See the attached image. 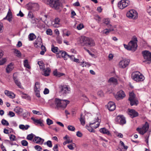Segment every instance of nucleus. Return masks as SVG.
Here are the masks:
<instances>
[{"mask_svg": "<svg viewBox=\"0 0 151 151\" xmlns=\"http://www.w3.org/2000/svg\"><path fill=\"white\" fill-rule=\"evenodd\" d=\"M48 103L50 107L56 109L60 110H64L69 104V101L67 100L56 98L54 100L49 101Z\"/></svg>", "mask_w": 151, "mask_h": 151, "instance_id": "obj_1", "label": "nucleus"}, {"mask_svg": "<svg viewBox=\"0 0 151 151\" xmlns=\"http://www.w3.org/2000/svg\"><path fill=\"white\" fill-rule=\"evenodd\" d=\"M80 42L82 45H85L88 47L94 46V41L91 38L83 36L81 37L80 39Z\"/></svg>", "mask_w": 151, "mask_h": 151, "instance_id": "obj_2", "label": "nucleus"}, {"mask_svg": "<svg viewBox=\"0 0 151 151\" xmlns=\"http://www.w3.org/2000/svg\"><path fill=\"white\" fill-rule=\"evenodd\" d=\"M100 120L97 117L95 121L94 122L90 123V126L87 125L86 126V128L90 132H94V130L92 127L95 129H96L99 127L100 125Z\"/></svg>", "mask_w": 151, "mask_h": 151, "instance_id": "obj_3", "label": "nucleus"}, {"mask_svg": "<svg viewBox=\"0 0 151 151\" xmlns=\"http://www.w3.org/2000/svg\"><path fill=\"white\" fill-rule=\"evenodd\" d=\"M132 78L137 82L143 81L145 79L144 76L139 72L133 73L132 74Z\"/></svg>", "mask_w": 151, "mask_h": 151, "instance_id": "obj_4", "label": "nucleus"}, {"mask_svg": "<svg viewBox=\"0 0 151 151\" xmlns=\"http://www.w3.org/2000/svg\"><path fill=\"white\" fill-rule=\"evenodd\" d=\"M61 1V0H47V3L48 4H50L52 7L57 9L60 6Z\"/></svg>", "mask_w": 151, "mask_h": 151, "instance_id": "obj_5", "label": "nucleus"}, {"mask_svg": "<svg viewBox=\"0 0 151 151\" xmlns=\"http://www.w3.org/2000/svg\"><path fill=\"white\" fill-rule=\"evenodd\" d=\"M142 54L145 60L144 62H147V63H151V52L149 51L144 50L142 51Z\"/></svg>", "mask_w": 151, "mask_h": 151, "instance_id": "obj_6", "label": "nucleus"}, {"mask_svg": "<svg viewBox=\"0 0 151 151\" xmlns=\"http://www.w3.org/2000/svg\"><path fill=\"white\" fill-rule=\"evenodd\" d=\"M149 127V124L146 122L142 128H137L136 130L140 134L143 135L147 131Z\"/></svg>", "mask_w": 151, "mask_h": 151, "instance_id": "obj_7", "label": "nucleus"}, {"mask_svg": "<svg viewBox=\"0 0 151 151\" xmlns=\"http://www.w3.org/2000/svg\"><path fill=\"white\" fill-rule=\"evenodd\" d=\"M60 92L63 95L69 93L70 92V88L68 86L66 85H61L59 87Z\"/></svg>", "mask_w": 151, "mask_h": 151, "instance_id": "obj_8", "label": "nucleus"}, {"mask_svg": "<svg viewBox=\"0 0 151 151\" xmlns=\"http://www.w3.org/2000/svg\"><path fill=\"white\" fill-rule=\"evenodd\" d=\"M34 137L33 142H44V139L39 137L35 136L32 133L28 135L27 137V139L31 141Z\"/></svg>", "mask_w": 151, "mask_h": 151, "instance_id": "obj_9", "label": "nucleus"}, {"mask_svg": "<svg viewBox=\"0 0 151 151\" xmlns=\"http://www.w3.org/2000/svg\"><path fill=\"white\" fill-rule=\"evenodd\" d=\"M130 3L128 0H121L118 3V6L121 9H123L129 6Z\"/></svg>", "mask_w": 151, "mask_h": 151, "instance_id": "obj_10", "label": "nucleus"}, {"mask_svg": "<svg viewBox=\"0 0 151 151\" xmlns=\"http://www.w3.org/2000/svg\"><path fill=\"white\" fill-rule=\"evenodd\" d=\"M127 16L130 18L136 19L138 17L137 12L134 9L130 10L127 13Z\"/></svg>", "mask_w": 151, "mask_h": 151, "instance_id": "obj_11", "label": "nucleus"}, {"mask_svg": "<svg viewBox=\"0 0 151 151\" xmlns=\"http://www.w3.org/2000/svg\"><path fill=\"white\" fill-rule=\"evenodd\" d=\"M137 38H135L134 41H131L128 44L129 46V48L130 50L134 51L136 50L137 45Z\"/></svg>", "mask_w": 151, "mask_h": 151, "instance_id": "obj_12", "label": "nucleus"}, {"mask_svg": "<svg viewBox=\"0 0 151 151\" xmlns=\"http://www.w3.org/2000/svg\"><path fill=\"white\" fill-rule=\"evenodd\" d=\"M115 121L121 125H123L126 123L125 117L122 115L117 116L116 118Z\"/></svg>", "mask_w": 151, "mask_h": 151, "instance_id": "obj_13", "label": "nucleus"}, {"mask_svg": "<svg viewBox=\"0 0 151 151\" xmlns=\"http://www.w3.org/2000/svg\"><path fill=\"white\" fill-rule=\"evenodd\" d=\"M130 62L129 59H124L121 60L119 63V65L120 68H124L127 66Z\"/></svg>", "mask_w": 151, "mask_h": 151, "instance_id": "obj_14", "label": "nucleus"}, {"mask_svg": "<svg viewBox=\"0 0 151 151\" xmlns=\"http://www.w3.org/2000/svg\"><path fill=\"white\" fill-rule=\"evenodd\" d=\"M125 96V95L124 92L122 90H120L117 93L115 98L117 100H119L122 99Z\"/></svg>", "mask_w": 151, "mask_h": 151, "instance_id": "obj_15", "label": "nucleus"}, {"mask_svg": "<svg viewBox=\"0 0 151 151\" xmlns=\"http://www.w3.org/2000/svg\"><path fill=\"white\" fill-rule=\"evenodd\" d=\"M116 106L115 104L113 102H109L107 104V108L108 109L111 111L114 110Z\"/></svg>", "mask_w": 151, "mask_h": 151, "instance_id": "obj_16", "label": "nucleus"}, {"mask_svg": "<svg viewBox=\"0 0 151 151\" xmlns=\"http://www.w3.org/2000/svg\"><path fill=\"white\" fill-rule=\"evenodd\" d=\"M34 46L36 47H40L42 44V39L40 37H38L34 43Z\"/></svg>", "mask_w": 151, "mask_h": 151, "instance_id": "obj_17", "label": "nucleus"}, {"mask_svg": "<svg viewBox=\"0 0 151 151\" xmlns=\"http://www.w3.org/2000/svg\"><path fill=\"white\" fill-rule=\"evenodd\" d=\"M12 12L9 9L7 15L3 19H7L9 22H11L12 21Z\"/></svg>", "mask_w": 151, "mask_h": 151, "instance_id": "obj_18", "label": "nucleus"}, {"mask_svg": "<svg viewBox=\"0 0 151 151\" xmlns=\"http://www.w3.org/2000/svg\"><path fill=\"white\" fill-rule=\"evenodd\" d=\"M128 114L132 118L137 116L138 115V113L134 110H129L128 111Z\"/></svg>", "mask_w": 151, "mask_h": 151, "instance_id": "obj_19", "label": "nucleus"}, {"mask_svg": "<svg viewBox=\"0 0 151 151\" xmlns=\"http://www.w3.org/2000/svg\"><path fill=\"white\" fill-rule=\"evenodd\" d=\"M4 93L10 98L14 99L15 96V94L13 92L7 90L4 91Z\"/></svg>", "mask_w": 151, "mask_h": 151, "instance_id": "obj_20", "label": "nucleus"}, {"mask_svg": "<svg viewBox=\"0 0 151 151\" xmlns=\"http://www.w3.org/2000/svg\"><path fill=\"white\" fill-rule=\"evenodd\" d=\"M31 119L34 122V123L35 124H40L42 127L44 126V124L43 123V121L41 119H35L33 117H32Z\"/></svg>", "mask_w": 151, "mask_h": 151, "instance_id": "obj_21", "label": "nucleus"}, {"mask_svg": "<svg viewBox=\"0 0 151 151\" xmlns=\"http://www.w3.org/2000/svg\"><path fill=\"white\" fill-rule=\"evenodd\" d=\"M60 19L58 18H56L54 22V23L52 24V26L55 27H58L60 26Z\"/></svg>", "mask_w": 151, "mask_h": 151, "instance_id": "obj_22", "label": "nucleus"}, {"mask_svg": "<svg viewBox=\"0 0 151 151\" xmlns=\"http://www.w3.org/2000/svg\"><path fill=\"white\" fill-rule=\"evenodd\" d=\"M42 70H43L42 74L43 75L47 76L49 75L50 71V69L49 68H47L46 69L44 68Z\"/></svg>", "mask_w": 151, "mask_h": 151, "instance_id": "obj_23", "label": "nucleus"}, {"mask_svg": "<svg viewBox=\"0 0 151 151\" xmlns=\"http://www.w3.org/2000/svg\"><path fill=\"white\" fill-rule=\"evenodd\" d=\"M14 111L18 114H19L22 113L23 109L22 108L17 106L14 109Z\"/></svg>", "mask_w": 151, "mask_h": 151, "instance_id": "obj_24", "label": "nucleus"}, {"mask_svg": "<svg viewBox=\"0 0 151 151\" xmlns=\"http://www.w3.org/2000/svg\"><path fill=\"white\" fill-rule=\"evenodd\" d=\"M51 50L53 52L56 54H60L59 51H60L57 47H55L53 45H52L51 46Z\"/></svg>", "mask_w": 151, "mask_h": 151, "instance_id": "obj_25", "label": "nucleus"}, {"mask_svg": "<svg viewBox=\"0 0 151 151\" xmlns=\"http://www.w3.org/2000/svg\"><path fill=\"white\" fill-rule=\"evenodd\" d=\"M53 74L54 76L58 77H60L65 75L64 73H61L59 72L56 69L53 72Z\"/></svg>", "mask_w": 151, "mask_h": 151, "instance_id": "obj_26", "label": "nucleus"}, {"mask_svg": "<svg viewBox=\"0 0 151 151\" xmlns=\"http://www.w3.org/2000/svg\"><path fill=\"white\" fill-rule=\"evenodd\" d=\"M108 82L109 83L116 84L117 83V80L116 78L114 77H112L108 80Z\"/></svg>", "mask_w": 151, "mask_h": 151, "instance_id": "obj_27", "label": "nucleus"}, {"mask_svg": "<svg viewBox=\"0 0 151 151\" xmlns=\"http://www.w3.org/2000/svg\"><path fill=\"white\" fill-rule=\"evenodd\" d=\"M59 52L61 54L62 57L64 58V60H67L69 55L66 52L63 50L59 51Z\"/></svg>", "mask_w": 151, "mask_h": 151, "instance_id": "obj_28", "label": "nucleus"}, {"mask_svg": "<svg viewBox=\"0 0 151 151\" xmlns=\"http://www.w3.org/2000/svg\"><path fill=\"white\" fill-rule=\"evenodd\" d=\"M99 131L101 133L103 134H106L108 135L110 134L109 132L105 128H103L100 129L99 130Z\"/></svg>", "mask_w": 151, "mask_h": 151, "instance_id": "obj_29", "label": "nucleus"}, {"mask_svg": "<svg viewBox=\"0 0 151 151\" xmlns=\"http://www.w3.org/2000/svg\"><path fill=\"white\" fill-rule=\"evenodd\" d=\"M13 68V65L12 63H10V64L8 65L6 68V70L7 73H9L10 71H12Z\"/></svg>", "mask_w": 151, "mask_h": 151, "instance_id": "obj_30", "label": "nucleus"}, {"mask_svg": "<svg viewBox=\"0 0 151 151\" xmlns=\"http://www.w3.org/2000/svg\"><path fill=\"white\" fill-rule=\"evenodd\" d=\"M129 101L130 102V105L132 106L133 105L137 106L138 104V101L137 99H132Z\"/></svg>", "mask_w": 151, "mask_h": 151, "instance_id": "obj_31", "label": "nucleus"}, {"mask_svg": "<svg viewBox=\"0 0 151 151\" xmlns=\"http://www.w3.org/2000/svg\"><path fill=\"white\" fill-rule=\"evenodd\" d=\"M29 127V126L28 125L25 126L23 124H20L19 126V129L22 130H27Z\"/></svg>", "mask_w": 151, "mask_h": 151, "instance_id": "obj_32", "label": "nucleus"}, {"mask_svg": "<svg viewBox=\"0 0 151 151\" xmlns=\"http://www.w3.org/2000/svg\"><path fill=\"white\" fill-rule=\"evenodd\" d=\"M32 6L33 11H35L38 9L39 6L37 3H32Z\"/></svg>", "mask_w": 151, "mask_h": 151, "instance_id": "obj_33", "label": "nucleus"}, {"mask_svg": "<svg viewBox=\"0 0 151 151\" xmlns=\"http://www.w3.org/2000/svg\"><path fill=\"white\" fill-rule=\"evenodd\" d=\"M24 66L28 69H30L31 67L28 64V60L27 59L25 60L24 61Z\"/></svg>", "mask_w": 151, "mask_h": 151, "instance_id": "obj_34", "label": "nucleus"}, {"mask_svg": "<svg viewBox=\"0 0 151 151\" xmlns=\"http://www.w3.org/2000/svg\"><path fill=\"white\" fill-rule=\"evenodd\" d=\"M109 28V29H104L103 31L104 33L107 35L110 32L114 30L112 27H110Z\"/></svg>", "mask_w": 151, "mask_h": 151, "instance_id": "obj_35", "label": "nucleus"}, {"mask_svg": "<svg viewBox=\"0 0 151 151\" xmlns=\"http://www.w3.org/2000/svg\"><path fill=\"white\" fill-rule=\"evenodd\" d=\"M32 3H29L28 4L26 5V8L28 10H30L33 11V9L32 8Z\"/></svg>", "mask_w": 151, "mask_h": 151, "instance_id": "obj_36", "label": "nucleus"}, {"mask_svg": "<svg viewBox=\"0 0 151 151\" xmlns=\"http://www.w3.org/2000/svg\"><path fill=\"white\" fill-rule=\"evenodd\" d=\"M37 63L40 66V69L41 70H43L44 68V64L43 62L41 61H38Z\"/></svg>", "mask_w": 151, "mask_h": 151, "instance_id": "obj_37", "label": "nucleus"}, {"mask_svg": "<svg viewBox=\"0 0 151 151\" xmlns=\"http://www.w3.org/2000/svg\"><path fill=\"white\" fill-rule=\"evenodd\" d=\"M129 100H132L136 99L135 98V94L133 92H131L129 93Z\"/></svg>", "mask_w": 151, "mask_h": 151, "instance_id": "obj_38", "label": "nucleus"}, {"mask_svg": "<svg viewBox=\"0 0 151 151\" xmlns=\"http://www.w3.org/2000/svg\"><path fill=\"white\" fill-rule=\"evenodd\" d=\"M40 90V83L38 82H36L35 84L34 90Z\"/></svg>", "mask_w": 151, "mask_h": 151, "instance_id": "obj_39", "label": "nucleus"}, {"mask_svg": "<svg viewBox=\"0 0 151 151\" xmlns=\"http://www.w3.org/2000/svg\"><path fill=\"white\" fill-rule=\"evenodd\" d=\"M29 40L32 41L35 39L36 38L35 35L33 33H31L29 35Z\"/></svg>", "mask_w": 151, "mask_h": 151, "instance_id": "obj_40", "label": "nucleus"}, {"mask_svg": "<svg viewBox=\"0 0 151 151\" xmlns=\"http://www.w3.org/2000/svg\"><path fill=\"white\" fill-rule=\"evenodd\" d=\"M14 52L17 54L16 56L18 57H21V53L19 51L16 49H14Z\"/></svg>", "mask_w": 151, "mask_h": 151, "instance_id": "obj_41", "label": "nucleus"}, {"mask_svg": "<svg viewBox=\"0 0 151 151\" xmlns=\"http://www.w3.org/2000/svg\"><path fill=\"white\" fill-rule=\"evenodd\" d=\"M81 124L83 125H84L85 124V120L83 116H82V115L81 114L80 119Z\"/></svg>", "mask_w": 151, "mask_h": 151, "instance_id": "obj_42", "label": "nucleus"}, {"mask_svg": "<svg viewBox=\"0 0 151 151\" xmlns=\"http://www.w3.org/2000/svg\"><path fill=\"white\" fill-rule=\"evenodd\" d=\"M65 141V142H72V140L70 137L68 135H66L63 137Z\"/></svg>", "mask_w": 151, "mask_h": 151, "instance_id": "obj_43", "label": "nucleus"}, {"mask_svg": "<svg viewBox=\"0 0 151 151\" xmlns=\"http://www.w3.org/2000/svg\"><path fill=\"white\" fill-rule=\"evenodd\" d=\"M104 23L106 24L109 28H110L111 27V25L110 24V21L108 19H105Z\"/></svg>", "mask_w": 151, "mask_h": 151, "instance_id": "obj_44", "label": "nucleus"}, {"mask_svg": "<svg viewBox=\"0 0 151 151\" xmlns=\"http://www.w3.org/2000/svg\"><path fill=\"white\" fill-rule=\"evenodd\" d=\"M1 124L4 126H8L9 123L5 119H2L1 121Z\"/></svg>", "mask_w": 151, "mask_h": 151, "instance_id": "obj_45", "label": "nucleus"}, {"mask_svg": "<svg viewBox=\"0 0 151 151\" xmlns=\"http://www.w3.org/2000/svg\"><path fill=\"white\" fill-rule=\"evenodd\" d=\"M68 129L71 131H74L75 130V127L72 125H68L67 127Z\"/></svg>", "mask_w": 151, "mask_h": 151, "instance_id": "obj_46", "label": "nucleus"}, {"mask_svg": "<svg viewBox=\"0 0 151 151\" xmlns=\"http://www.w3.org/2000/svg\"><path fill=\"white\" fill-rule=\"evenodd\" d=\"M40 90H34L36 96L40 98Z\"/></svg>", "mask_w": 151, "mask_h": 151, "instance_id": "obj_47", "label": "nucleus"}, {"mask_svg": "<svg viewBox=\"0 0 151 151\" xmlns=\"http://www.w3.org/2000/svg\"><path fill=\"white\" fill-rule=\"evenodd\" d=\"M23 95L22 96L23 98L27 99L28 100H30V97L28 95L25 94H23Z\"/></svg>", "mask_w": 151, "mask_h": 151, "instance_id": "obj_48", "label": "nucleus"}, {"mask_svg": "<svg viewBox=\"0 0 151 151\" xmlns=\"http://www.w3.org/2000/svg\"><path fill=\"white\" fill-rule=\"evenodd\" d=\"M16 85L19 88H22V86L21 85V83L20 82L17 80H15V81L14 82Z\"/></svg>", "mask_w": 151, "mask_h": 151, "instance_id": "obj_49", "label": "nucleus"}, {"mask_svg": "<svg viewBox=\"0 0 151 151\" xmlns=\"http://www.w3.org/2000/svg\"><path fill=\"white\" fill-rule=\"evenodd\" d=\"M35 149L38 151H40L42 149V147L38 145H37L34 147Z\"/></svg>", "mask_w": 151, "mask_h": 151, "instance_id": "obj_50", "label": "nucleus"}, {"mask_svg": "<svg viewBox=\"0 0 151 151\" xmlns=\"http://www.w3.org/2000/svg\"><path fill=\"white\" fill-rule=\"evenodd\" d=\"M47 123L48 125H50L53 123V122L50 119L48 118L46 120Z\"/></svg>", "mask_w": 151, "mask_h": 151, "instance_id": "obj_51", "label": "nucleus"}, {"mask_svg": "<svg viewBox=\"0 0 151 151\" xmlns=\"http://www.w3.org/2000/svg\"><path fill=\"white\" fill-rule=\"evenodd\" d=\"M121 146H123L124 147V148L126 150L127 149L128 147L127 146H126L124 145V142H121V143L119 144Z\"/></svg>", "mask_w": 151, "mask_h": 151, "instance_id": "obj_52", "label": "nucleus"}, {"mask_svg": "<svg viewBox=\"0 0 151 151\" xmlns=\"http://www.w3.org/2000/svg\"><path fill=\"white\" fill-rule=\"evenodd\" d=\"M84 27V26L82 24H80L77 26V28L78 30H81L82 28Z\"/></svg>", "mask_w": 151, "mask_h": 151, "instance_id": "obj_53", "label": "nucleus"}, {"mask_svg": "<svg viewBox=\"0 0 151 151\" xmlns=\"http://www.w3.org/2000/svg\"><path fill=\"white\" fill-rule=\"evenodd\" d=\"M6 61L5 58H3L1 60H0V65L4 64Z\"/></svg>", "mask_w": 151, "mask_h": 151, "instance_id": "obj_54", "label": "nucleus"}, {"mask_svg": "<svg viewBox=\"0 0 151 151\" xmlns=\"http://www.w3.org/2000/svg\"><path fill=\"white\" fill-rule=\"evenodd\" d=\"M84 49L85 50H86L87 52H88V53H89V54L92 57H93L94 56H95V55L94 54H92V53L89 50H88V49H87L86 47H84Z\"/></svg>", "mask_w": 151, "mask_h": 151, "instance_id": "obj_55", "label": "nucleus"}, {"mask_svg": "<svg viewBox=\"0 0 151 151\" xmlns=\"http://www.w3.org/2000/svg\"><path fill=\"white\" fill-rule=\"evenodd\" d=\"M8 115L10 116V117H13L15 116V114L14 112L12 111H9Z\"/></svg>", "mask_w": 151, "mask_h": 151, "instance_id": "obj_56", "label": "nucleus"}, {"mask_svg": "<svg viewBox=\"0 0 151 151\" xmlns=\"http://www.w3.org/2000/svg\"><path fill=\"white\" fill-rule=\"evenodd\" d=\"M11 141H16V139H15V136L14 135H11L9 137Z\"/></svg>", "mask_w": 151, "mask_h": 151, "instance_id": "obj_57", "label": "nucleus"}, {"mask_svg": "<svg viewBox=\"0 0 151 151\" xmlns=\"http://www.w3.org/2000/svg\"><path fill=\"white\" fill-rule=\"evenodd\" d=\"M95 19L97 20L99 23L101 21V18L99 15L96 16L95 18Z\"/></svg>", "mask_w": 151, "mask_h": 151, "instance_id": "obj_58", "label": "nucleus"}, {"mask_svg": "<svg viewBox=\"0 0 151 151\" xmlns=\"http://www.w3.org/2000/svg\"><path fill=\"white\" fill-rule=\"evenodd\" d=\"M46 33L48 35H51L52 34V32L51 29H48L47 30Z\"/></svg>", "mask_w": 151, "mask_h": 151, "instance_id": "obj_59", "label": "nucleus"}, {"mask_svg": "<svg viewBox=\"0 0 151 151\" xmlns=\"http://www.w3.org/2000/svg\"><path fill=\"white\" fill-rule=\"evenodd\" d=\"M28 17L31 18H32L33 17V13L30 11H29L28 14Z\"/></svg>", "mask_w": 151, "mask_h": 151, "instance_id": "obj_60", "label": "nucleus"}, {"mask_svg": "<svg viewBox=\"0 0 151 151\" xmlns=\"http://www.w3.org/2000/svg\"><path fill=\"white\" fill-rule=\"evenodd\" d=\"M52 142H45L44 143L45 145H47L49 147H51L52 146Z\"/></svg>", "mask_w": 151, "mask_h": 151, "instance_id": "obj_61", "label": "nucleus"}, {"mask_svg": "<svg viewBox=\"0 0 151 151\" xmlns=\"http://www.w3.org/2000/svg\"><path fill=\"white\" fill-rule=\"evenodd\" d=\"M3 24L0 22V33L3 32Z\"/></svg>", "mask_w": 151, "mask_h": 151, "instance_id": "obj_62", "label": "nucleus"}, {"mask_svg": "<svg viewBox=\"0 0 151 151\" xmlns=\"http://www.w3.org/2000/svg\"><path fill=\"white\" fill-rule=\"evenodd\" d=\"M30 113L28 111H26L23 114V117H27L28 115H29Z\"/></svg>", "mask_w": 151, "mask_h": 151, "instance_id": "obj_63", "label": "nucleus"}, {"mask_svg": "<svg viewBox=\"0 0 151 151\" xmlns=\"http://www.w3.org/2000/svg\"><path fill=\"white\" fill-rule=\"evenodd\" d=\"M76 135L79 137H81L82 136V133L80 131H78L76 133Z\"/></svg>", "mask_w": 151, "mask_h": 151, "instance_id": "obj_64", "label": "nucleus"}]
</instances>
